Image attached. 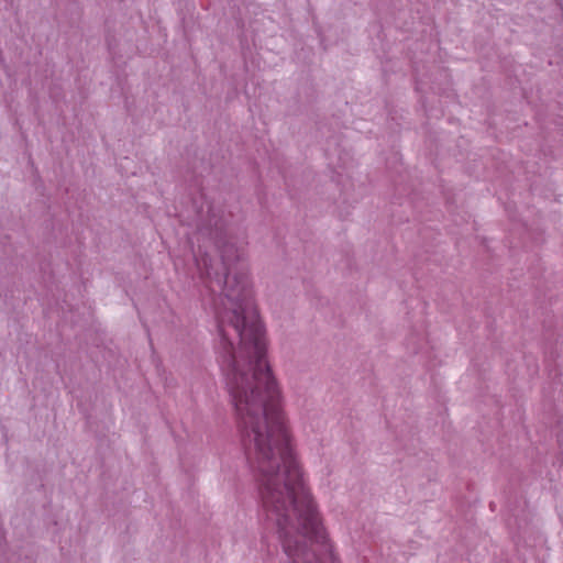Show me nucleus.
Returning <instances> with one entry per match:
<instances>
[{
	"instance_id": "1",
	"label": "nucleus",
	"mask_w": 563,
	"mask_h": 563,
	"mask_svg": "<svg viewBox=\"0 0 563 563\" xmlns=\"http://www.w3.org/2000/svg\"><path fill=\"white\" fill-rule=\"evenodd\" d=\"M189 236L197 269L212 294L220 342L218 362L233 405L241 443L262 507L275 511L287 490L306 483L266 361L264 330L253 299L245 247L228 234L222 207L201 195Z\"/></svg>"
},
{
	"instance_id": "2",
	"label": "nucleus",
	"mask_w": 563,
	"mask_h": 563,
	"mask_svg": "<svg viewBox=\"0 0 563 563\" xmlns=\"http://www.w3.org/2000/svg\"><path fill=\"white\" fill-rule=\"evenodd\" d=\"M294 487L274 503L275 511L262 507L266 528L277 533L287 563H336L310 489Z\"/></svg>"
}]
</instances>
